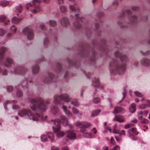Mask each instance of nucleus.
Here are the masks:
<instances>
[{
  "label": "nucleus",
  "mask_w": 150,
  "mask_h": 150,
  "mask_svg": "<svg viewBox=\"0 0 150 150\" xmlns=\"http://www.w3.org/2000/svg\"><path fill=\"white\" fill-rule=\"evenodd\" d=\"M60 10L61 12H64L66 11V8L64 6H62L60 7Z\"/></svg>",
  "instance_id": "45"
},
{
  "label": "nucleus",
  "mask_w": 150,
  "mask_h": 150,
  "mask_svg": "<svg viewBox=\"0 0 150 150\" xmlns=\"http://www.w3.org/2000/svg\"><path fill=\"white\" fill-rule=\"evenodd\" d=\"M18 115L21 117H22L25 116L30 117L32 116V120L34 121H38L39 118L41 117L40 115L37 113L32 115L31 110L29 109H23L18 112Z\"/></svg>",
  "instance_id": "3"
},
{
  "label": "nucleus",
  "mask_w": 150,
  "mask_h": 150,
  "mask_svg": "<svg viewBox=\"0 0 150 150\" xmlns=\"http://www.w3.org/2000/svg\"><path fill=\"white\" fill-rule=\"evenodd\" d=\"M59 98L61 100L64 101L67 103L70 102L71 100L69 95L67 93L61 95L59 96Z\"/></svg>",
  "instance_id": "9"
},
{
  "label": "nucleus",
  "mask_w": 150,
  "mask_h": 150,
  "mask_svg": "<svg viewBox=\"0 0 150 150\" xmlns=\"http://www.w3.org/2000/svg\"><path fill=\"white\" fill-rule=\"evenodd\" d=\"M85 131H84L83 132H82L83 133V136L86 137L91 138L92 137V134H89L86 132H85Z\"/></svg>",
  "instance_id": "37"
},
{
  "label": "nucleus",
  "mask_w": 150,
  "mask_h": 150,
  "mask_svg": "<svg viewBox=\"0 0 150 150\" xmlns=\"http://www.w3.org/2000/svg\"><path fill=\"white\" fill-rule=\"evenodd\" d=\"M57 66L58 67V71H57L56 72H59L60 71L61 69V65L60 64H58Z\"/></svg>",
  "instance_id": "61"
},
{
  "label": "nucleus",
  "mask_w": 150,
  "mask_h": 150,
  "mask_svg": "<svg viewBox=\"0 0 150 150\" xmlns=\"http://www.w3.org/2000/svg\"><path fill=\"white\" fill-rule=\"evenodd\" d=\"M41 2V0H33V4L35 6V7L32 11V12L36 13L40 10V8L38 5Z\"/></svg>",
  "instance_id": "8"
},
{
  "label": "nucleus",
  "mask_w": 150,
  "mask_h": 150,
  "mask_svg": "<svg viewBox=\"0 0 150 150\" xmlns=\"http://www.w3.org/2000/svg\"><path fill=\"white\" fill-rule=\"evenodd\" d=\"M70 10L72 11H76L80 12V8L76 6L75 4L70 5L69 6Z\"/></svg>",
  "instance_id": "15"
},
{
  "label": "nucleus",
  "mask_w": 150,
  "mask_h": 150,
  "mask_svg": "<svg viewBox=\"0 0 150 150\" xmlns=\"http://www.w3.org/2000/svg\"><path fill=\"white\" fill-rule=\"evenodd\" d=\"M132 9L134 11H137L138 10L139 8L136 6H133L132 7Z\"/></svg>",
  "instance_id": "60"
},
{
  "label": "nucleus",
  "mask_w": 150,
  "mask_h": 150,
  "mask_svg": "<svg viewBox=\"0 0 150 150\" xmlns=\"http://www.w3.org/2000/svg\"><path fill=\"white\" fill-rule=\"evenodd\" d=\"M111 143L112 145H114L115 144V140L113 137H111L110 139Z\"/></svg>",
  "instance_id": "53"
},
{
  "label": "nucleus",
  "mask_w": 150,
  "mask_h": 150,
  "mask_svg": "<svg viewBox=\"0 0 150 150\" xmlns=\"http://www.w3.org/2000/svg\"><path fill=\"white\" fill-rule=\"evenodd\" d=\"M71 110L73 113L75 115H80L79 110L74 107H73L71 108Z\"/></svg>",
  "instance_id": "32"
},
{
  "label": "nucleus",
  "mask_w": 150,
  "mask_h": 150,
  "mask_svg": "<svg viewBox=\"0 0 150 150\" xmlns=\"http://www.w3.org/2000/svg\"><path fill=\"white\" fill-rule=\"evenodd\" d=\"M124 111V109L121 107H115L113 113L115 114L120 112H123Z\"/></svg>",
  "instance_id": "19"
},
{
  "label": "nucleus",
  "mask_w": 150,
  "mask_h": 150,
  "mask_svg": "<svg viewBox=\"0 0 150 150\" xmlns=\"http://www.w3.org/2000/svg\"><path fill=\"white\" fill-rule=\"evenodd\" d=\"M134 93L136 96L139 97H142L143 96L141 93L137 91H134Z\"/></svg>",
  "instance_id": "44"
},
{
  "label": "nucleus",
  "mask_w": 150,
  "mask_h": 150,
  "mask_svg": "<svg viewBox=\"0 0 150 150\" xmlns=\"http://www.w3.org/2000/svg\"><path fill=\"white\" fill-rule=\"evenodd\" d=\"M141 122L142 123L147 124L149 123V121L147 119L144 118L141 120Z\"/></svg>",
  "instance_id": "46"
},
{
  "label": "nucleus",
  "mask_w": 150,
  "mask_h": 150,
  "mask_svg": "<svg viewBox=\"0 0 150 150\" xmlns=\"http://www.w3.org/2000/svg\"><path fill=\"white\" fill-rule=\"evenodd\" d=\"M59 111V108L57 107L54 106L51 108V112L53 114H56Z\"/></svg>",
  "instance_id": "24"
},
{
  "label": "nucleus",
  "mask_w": 150,
  "mask_h": 150,
  "mask_svg": "<svg viewBox=\"0 0 150 150\" xmlns=\"http://www.w3.org/2000/svg\"><path fill=\"white\" fill-rule=\"evenodd\" d=\"M23 33L25 34L27 33V39L28 40H32L34 37V34L32 30L27 27L24 28L23 29Z\"/></svg>",
  "instance_id": "6"
},
{
  "label": "nucleus",
  "mask_w": 150,
  "mask_h": 150,
  "mask_svg": "<svg viewBox=\"0 0 150 150\" xmlns=\"http://www.w3.org/2000/svg\"><path fill=\"white\" fill-rule=\"evenodd\" d=\"M51 123L54 125L52 128L54 133H56L57 137L58 138L62 137L64 135L65 133L64 132L60 130L61 127L59 122H53L51 120Z\"/></svg>",
  "instance_id": "4"
},
{
  "label": "nucleus",
  "mask_w": 150,
  "mask_h": 150,
  "mask_svg": "<svg viewBox=\"0 0 150 150\" xmlns=\"http://www.w3.org/2000/svg\"><path fill=\"white\" fill-rule=\"evenodd\" d=\"M134 124H132V123H129L125 125V129H129L132 126H134Z\"/></svg>",
  "instance_id": "40"
},
{
  "label": "nucleus",
  "mask_w": 150,
  "mask_h": 150,
  "mask_svg": "<svg viewBox=\"0 0 150 150\" xmlns=\"http://www.w3.org/2000/svg\"><path fill=\"white\" fill-rule=\"evenodd\" d=\"M90 125V124L88 122L86 121H83L82 130L86 131V129Z\"/></svg>",
  "instance_id": "23"
},
{
  "label": "nucleus",
  "mask_w": 150,
  "mask_h": 150,
  "mask_svg": "<svg viewBox=\"0 0 150 150\" xmlns=\"http://www.w3.org/2000/svg\"><path fill=\"white\" fill-rule=\"evenodd\" d=\"M83 124V121H77L75 124L76 126L81 128L80 131L81 132H83L84 131V130H82Z\"/></svg>",
  "instance_id": "21"
},
{
  "label": "nucleus",
  "mask_w": 150,
  "mask_h": 150,
  "mask_svg": "<svg viewBox=\"0 0 150 150\" xmlns=\"http://www.w3.org/2000/svg\"><path fill=\"white\" fill-rule=\"evenodd\" d=\"M59 96H55L54 97L53 103L57 105H58L61 103V101L59 99Z\"/></svg>",
  "instance_id": "25"
},
{
  "label": "nucleus",
  "mask_w": 150,
  "mask_h": 150,
  "mask_svg": "<svg viewBox=\"0 0 150 150\" xmlns=\"http://www.w3.org/2000/svg\"><path fill=\"white\" fill-rule=\"evenodd\" d=\"M75 21L73 23V25L76 28H79L81 26V23L82 22L81 19L82 17L80 16L78 14H75Z\"/></svg>",
  "instance_id": "7"
},
{
  "label": "nucleus",
  "mask_w": 150,
  "mask_h": 150,
  "mask_svg": "<svg viewBox=\"0 0 150 150\" xmlns=\"http://www.w3.org/2000/svg\"><path fill=\"white\" fill-rule=\"evenodd\" d=\"M52 120L53 122H55V121L56 122L59 121V123L60 122L64 126L67 125L68 123V119L66 117L64 116H61L60 117V120L57 119L54 120Z\"/></svg>",
  "instance_id": "10"
},
{
  "label": "nucleus",
  "mask_w": 150,
  "mask_h": 150,
  "mask_svg": "<svg viewBox=\"0 0 150 150\" xmlns=\"http://www.w3.org/2000/svg\"><path fill=\"white\" fill-rule=\"evenodd\" d=\"M13 63V60L10 58H7L6 60L4 61V65L6 67H8V65Z\"/></svg>",
  "instance_id": "18"
},
{
  "label": "nucleus",
  "mask_w": 150,
  "mask_h": 150,
  "mask_svg": "<svg viewBox=\"0 0 150 150\" xmlns=\"http://www.w3.org/2000/svg\"><path fill=\"white\" fill-rule=\"evenodd\" d=\"M22 17L17 18L16 16H14L11 19V22L13 23L17 24L22 19Z\"/></svg>",
  "instance_id": "17"
},
{
  "label": "nucleus",
  "mask_w": 150,
  "mask_h": 150,
  "mask_svg": "<svg viewBox=\"0 0 150 150\" xmlns=\"http://www.w3.org/2000/svg\"><path fill=\"white\" fill-rule=\"evenodd\" d=\"M144 103L148 107H150V100H144Z\"/></svg>",
  "instance_id": "41"
},
{
  "label": "nucleus",
  "mask_w": 150,
  "mask_h": 150,
  "mask_svg": "<svg viewBox=\"0 0 150 150\" xmlns=\"http://www.w3.org/2000/svg\"><path fill=\"white\" fill-rule=\"evenodd\" d=\"M10 28L12 31L13 33L15 32L16 31L17 28L15 27V25H13L11 26Z\"/></svg>",
  "instance_id": "43"
},
{
  "label": "nucleus",
  "mask_w": 150,
  "mask_h": 150,
  "mask_svg": "<svg viewBox=\"0 0 150 150\" xmlns=\"http://www.w3.org/2000/svg\"><path fill=\"white\" fill-rule=\"evenodd\" d=\"M113 120L114 121H117L120 122H123L124 121L123 117L121 116L117 117L115 116V117L113 118Z\"/></svg>",
  "instance_id": "26"
},
{
  "label": "nucleus",
  "mask_w": 150,
  "mask_h": 150,
  "mask_svg": "<svg viewBox=\"0 0 150 150\" xmlns=\"http://www.w3.org/2000/svg\"><path fill=\"white\" fill-rule=\"evenodd\" d=\"M62 150H69V148L67 146H65L62 148Z\"/></svg>",
  "instance_id": "64"
},
{
  "label": "nucleus",
  "mask_w": 150,
  "mask_h": 150,
  "mask_svg": "<svg viewBox=\"0 0 150 150\" xmlns=\"http://www.w3.org/2000/svg\"><path fill=\"white\" fill-rule=\"evenodd\" d=\"M110 150H120V146L118 145H116L113 148L110 149Z\"/></svg>",
  "instance_id": "50"
},
{
  "label": "nucleus",
  "mask_w": 150,
  "mask_h": 150,
  "mask_svg": "<svg viewBox=\"0 0 150 150\" xmlns=\"http://www.w3.org/2000/svg\"><path fill=\"white\" fill-rule=\"evenodd\" d=\"M7 90L8 91L11 92L13 91V88L11 86H8L7 87Z\"/></svg>",
  "instance_id": "47"
},
{
  "label": "nucleus",
  "mask_w": 150,
  "mask_h": 150,
  "mask_svg": "<svg viewBox=\"0 0 150 150\" xmlns=\"http://www.w3.org/2000/svg\"><path fill=\"white\" fill-rule=\"evenodd\" d=\"M70 102H71V105H73V106L76 107H78L80 105L78 100L76 99L71 100Z\"/></svg>",
  "instance_id": "20"
},
{
  "label": "nucleus",
  "mask_w": 150,
  "mask_h": 150,
  "mask_svg": "<svg viewBox=\"0 0 150 150\" xmlns=\"http://www.w3.org/2000/svg\"><path fill=\"white\" fill-rule=\"evenodd\" d=\"M6 33V31L2 29H0V35L3 36Z\"/></svg>",
  "instance_id": "49"
},
{
  "label": "nucleus",
  "mask_w": 150,
  "mask_h": 150,
  "mask_svg": "<svg viewBox=\"0 0 150 150\" xmlns=\"http://www.w3.org/2000/svg\"><path fill=\"white\" fill-rule=\"evenodd\" d=\"M100 110H98L96 111H94L91 114V117H94L97 116L98 115L100 112Z\"/></svg>",
  "instance_id": "33"
},
{
  "label": "nucleus",
  "mask_w": 150,
  "mask_h": 150,
  "mask_svg": "<svg viewBox=\"0 0 150 150\" xmlns=\"http://www.w3.org/2000/svg\"><path fill=\"white\" fill-rule=\"evenodd\" d=\"M146 108V106L145 105V104H144L142 105H140L139 107V108L140 109H144Z\"/></svg>",
  "instance_id": "58"
},
{
  "label": "nucleus",
  "mask_w": 150,
  "mask_h": 150,
  "mask_svg": "<svg viewBox=\"0 0 150 150\" xmlns=\"http://www.w3.org/2000/svg\"><path fill=\"white\" fill-rule=\"evenodd\" d=\"M41 140L43 142H45L47 140V136L45 135L44 134L41 137Z\"/></svg>",
  "instance_id": "38"
},
{
  "label": "nucleus",
  "mask_w": 150,
  "mask_h": 150,
  "mask_svg": "<svg viewBox=\"0 0 150 150\" xmlns=\"http://www.w3.org/2000/svg\"><path fill=\"white\" fill-rule=\"evenodd\" d=\"M17 96L19 97H21L22 96V93L20 91H18L17 92Z\"/></svg>",
  "instance_id": "56"
},
{
  "label": "nucleus",
  "mask_w": 150,
  "mask_h": 150,
  "mask_svg": "<svg viewBox=\"0 0 150 150\" xmlns=\"http://www.w3.org/2000/svg\"><path fill=\"white\" fill-rule=\"evenodd\" d=\"M9 4V2L7 1H2L0 2V5L2 7H5Z\"/></svg>",
  "instance_id": "29"
},
{
  "label": "nucleus",
  "mask_w": 150,
  "mask_h": 150,
  "mask_svg": "<svg viewBox=\"0 0 150 150\" xmlns=\"http://www.w3.org/2000/svg\"><path fill=\"white\" fill-rule=\"evenodd\" d=\"M61 24L62 26H66L69 25V22L67 18H63L61 19Z\"/></svg>",
  "instance_id": "16"
},
{
  "label": "nucleus",
  "mask_w": 150,
  "mask_h": 150,
  "mask_svg": "<svg viewBox=\"0 0 150 150\" xmlns=\"http://www.w3.org/2000/svg\"><path fill=\"white\" fill-rule=\"evenodd\" d=\"M30 102L32 105L30 108L33 110H37L40 112H43L45 111L46 106L44 103V100L42 98L38 97L36 99H31Z\"/></svg>",
  "instance_id": "2"
},
{
  "label": "nucleus",
  "mask_w": 150,
  "mask_h": 150,
  "mask_svg": "<svg viewBox=\"0 0 150 150\" xmlns=\"http://www.w3.org/2000/svg\"><path fill=\"white\" fill-rule=\"evenodd\" d=\"M23 68L22 67L18 66L15 68L14 70V71L15 73H23Z\"/></svg>",
  "instance_id": "27"
},
{
  "label": "nucleus",
  "mask_w": 150,
  "mask_h": 150,
  "mask_svg": "<svg viewBox=\"0 0 150 150\" xmlns=\"http://www.w3.org/2000/svg\"><path fill=\"white\" fill-rule=\"evenodd\" d=\"M119 62L113 60L109 64L110 67V73L112 76L120 75L123 74L126 70V64H119Z\"/></svg>",
  "instance_id": "1"
},
{
  "label": "nucleus",
  "mask_w": 150,
  "mask_h": 150,
  "mask_svg": "<svg viewBox=\"0 0 150 150\" xmlns=\"http://www.w3.org/2000/svg\"><path fill=\"white\" fill-rule=\"evenodd\" d=\"M49 24L52 26H55L57 24L56 22L54 20H50Z\"/></svg>",
  "instance_id": "39"
},
{
  "label": "nucleus",
  "mask_w": 150,
  "mask_h": 150,
  "mask_svg": "<svg viewBox=\"0 0 150 150\" xmlns=\"http://www.w3.org/2000/svg\"><path fill=\"white\" fill-rule=\"evenodd\" d=\"M5 18L6 17L5 16H0V22H4Z\"/></svg>",
  "instance_id": "51"
},
{
  "label": "nucleus",
  "mask_w": 150,
  "mask_h": 150,
  "mask_svg": "<svg viewBox=\"0 0 150 150\" xmlns=\"http://www.w3.org/2000/svg\"><path fill=\"white\" fill-rule=\"evenodd\" d=\"M62 109L64 112L65 115L68 117H71L73 116V114L68 109L67 106L64 105L62 106Z\"/></svg>",
  "instance_id": "12"
},
{
  "label": "nucleus",
  "mask_w": 150,
  "mask_h": 150,
  "mask_svg": "<svg viewBox=\"0 0 150 150\" xmlns=\"http://www.w3.org/2000/svg\"><path fill=\"white\" fill-rule=\"evenodd\" d=\"M32 70L33 74H36L39 71V67L37 65L34 66L32 68Z\"/></svg>",
  "instance_id": "28"
},
{
  "label": "nucleus",
  "mask_w": 150,
  "mask_h": 150,
  "mask_svg": "<svg viewBox=\"0 0 150 150\" xmlns=\"http://www.w3.org/2000/svg\"><path fill=\"white\" fill-rule=\"evenodd\" d=\"M12 109L14 110L19 109L20 108L19 106H18V105H13L12 106Z\"/></svg>",
  "instance_id": "48"
},
{
  "label": "nucleus",
  "mask_w": 150,
  "mask_h": 150,
  "mask_svg": "<svg viewBox=\"0 0 150 150\" xmlns=\"http://www.w3.org/2000/svg\"><path fill=\"white\" fill-rule=\"evenodd\" d=\"M129 110L131 112H134L136 110V105L134 103L131 104L130 105Z\"/></svg>",
  "instance_id": "22"
},
{
  "label": "nucleus",
  "mask_w": 150,
  "mask_h": 150,
  "mask_svg": "<svg viewBox=\"0 0 150 150\" xmlns=\"http://www.w3.org/2000/svg\"><path fill=\"white\" fill-rule=\"evenodd\" d=\"M11 103L9 101H7L4 104V107L5 108V110L7 109L6 107V105H8V106H9V104H10Z\"/></svg>",
  "instance_id": "55"
},
{
  "label": "nucleus",
  "mask_w": 150,
  "mask_h": 150,
  "mask_svg": "<svg viewBox=\"0 0 150 150\" xmlns=\"http://www.w3.org/2000/svg\"><path fill=\"white\" fill-rule=\"evenodd\" d=\"M131 21L129 23H132L136 21L137 20V17L135 15L132 16L131 18Z\"/></svg>",
  "instance_id": "34"
},
{
  "label": "nucleus",
  "mask_w": 150,
  "mask_h": 150,
  "mask_svg": "<svg viewBox=\"0 0 150 150\" xmlns=\"http://www.w3.org/2000/svg\"><path fill=\"white\" fill-rule=\"evenodd\" d=\"M119 134L120 135H125V131L124 130H122L120 132H119Z\"/></svg>",
  "instance_id": "57"
},
{
  "label": "nucleus",
  "mask_w": 150,
  "mask_h": 150,
  "mask_svg": "<svg viewBox=\"0 0 150 150\" xmlns=\"http://www.w3.org/2000/svg\"><path fill=\"white\" fill-rule=\"evenodd\" d=\"M129 133L130 134H137V132L136 129L135 128H132L129 130Z\"/></svg>",
  "instance_id": "31"
},
{
  "label": "nucleus",
  "mask_w": 150,
  "mask_h": 150,
  "mask_svg": "<svg viewBox=\"0 0 150 150\" xmlns=\"http://www.w3.org/2000/svg\"><path fill=\"white\" fill-rule=\"evenodd\" d=\"M138 121V120L136 119H134L131 121V123H133L134 124L137 123Z\"/></svg>",
  "instance_id": "63"
},
{
  "label": "nucleus",
  "mask_w": 150,
  "mask_h": 150,
  "mask_svg": "<svg viewBox=\"0 0 150 150\" xmlns=\"http://www.w3.org/2000/svg\"><path fill=\"white\" fill-rule=\"evenodd\" d=\"M124 90V91L122 93L123 96L122 97V100H121L120 103L124 99L126 96V92L125 89Z\"/></svg>",
  "instance_id": "54"
},
{
  "label": "nucleus",
  "mask_w": 150,
  "mask_h": 150,
  "mask_svg": "<svg viewBox=\"0 0 150 150\" xmlns=\"http://www.w3.org/2000/svg\"><path fill=\"white\" fill-rule=\"evenodd\" d=\"M48 75L50 79L48 77H45L43 81V82L45 84L49 83L51 81V80L54 78V76L52 73H49Z\"/></svg>",
  "instance_id": "13"
},
{
  "label": "nucleus",
  "mask_w": 150,
  "mask_h": 150,
  "mask_svg": "<svg viewBox=\"0 0 150 150\" xmlns=\"http://www.w3.org/2000/svg\"><path fill=\"white\" fill-rule=\"evenodd\" d=\"M66 137L70 140H74L76 138V134L71 130H68L66 132Z\"/></svg>",
  "instance_id": "11"
},
{
  "label": "nucleus",
  "mask_w": 150,
  "mask_h": 150,
  "mask_svg": "<svg viewBox=\"0 0 150 150\" xmlns=\"http://www.w3.org/2000/svg\"><path fill=\"white\" fill-rule=\"evenodd\" d=\"M100 101V98L98 97H94L93 98V102L95 104L98 103Z\"/></svg>",
  "instance_id": "36"
},
{
  "label": "nucleus",
  "mask_w": 150,
  "mask_h": 150,
  "mask_svg": "<svg viewBox=\"0 0 150 150\" xmlns=\"http://www.w3.org/2000/svg\"><path fill=\"white\" fill-rule=\"evenodd\" d=\"M115 49L117 51L115 52V56L119 58L120 61L122 62H127L128 61V58L127 56L123 55L121 56L122 53L121 48L115 47Z\"/></svg>",
  "instance_id": "5"
},
{
  "label": "nucleus",
  "mask_w": 150,
  "mask_h": 150,
  "mask_svg": "<svg viewBox=\"0 0 150 150\" xmlns=\"http://www.w3.org/2000/svg\"><path fill=\"white\" fill-rule=\"evenodd\" d=\"M22 9V7L21 5L18 6L16 8L17 11L19 12H21Z\"/></svg>",
  "instance_id": "52"
},
{
  "label": "nucleus",
  "mask_w": 150,
  "mask_h": 150,
  "mask_svg": "<svg viewBox=\"0 0 150 150\" xmlns=\"http://www.w3.org/2000/svg\"><path fill=\"white\" fill-rule=\"evenodd\" d=\"M91 133L94 134H96L97 133V130L95 128H93V129L91 130Z\"/></svg>",
  "instance_id": "62"
},
{
  "label": "nucleus",
  "mask_w": 150,
  "mask_h": 150,
  "mask_svg": "<svg viewBox=\"0 0 150 150\" xmlns=\"http://www.w3.org/2000/svg\"><path fill=\"white\" fill-rule=\"evenodd\" d=\"M141 64L144 66H150V60L146 58H143L141 61Z\"/></svg>",
  "instance_id": "14"
},
{
  "label": "nucleus",
  "mask_w": 150,
  "mask_h": 150,
  "mask_svg": "<svg viewBox=\"0 0 150 150\" xmlns=\"http://www.w3.org/2000/svg\"><path fill=\"white\" fill-rule=\"evenodd\" d=\"M93 83L96 84V85H95V86L96 87H98L99 84V80L98 79L95 78L92 81Z\"/></svg>",
  "instance_id": "35"
},
{
  "label": "nucleus",
  "mask_w": 150,
  "mask_h": 150,
  "mask_svg": "<svg viewBox=\"0 0 150 150\" xmlns=\"http://www.w3.org/2000/svg\"><path fill=\"white\" fill-rule=\"evenodd\" d=\"M49 41L47 38H45L44 39L43 44L45 46H46L49 43Z\"/></svg>",
  "instance_id": "42"
},
{
  "label": "nucleus",
  "mask_w": 150,
  "mask_h": 150,
  "mask_svg": "<svg viewBox=\"0 0 150 150\" xmlns=\"http://www.w3.org/2000/svg\"><path fill=\"white\" fill-rule=\"evenodd\" d=\"M32 6L31 4L30 3H29L27 4L26 5V8L27 9H28L30 7H31Z\"/></svg>",
  "instance_id": "59"
},
{
  "label": "nucleus",
  "mask_w": 150,
  "mask_h": 150,
  "mask_svg": "<svg viewBox=\"0 0 150 150\" xmlns=\"http://www.w3.org/2000/svg\"><path fill=\"white\" fill-rule=\"evenodd\" d=\"M47 137L51 141L53 140L54 136L53 134L51 132H49L47 134Z\"/></svg>",
  "instance_id": "30"
}]
</instances>
